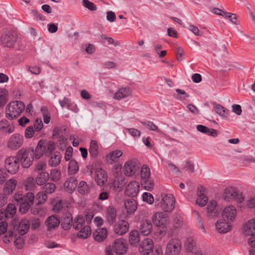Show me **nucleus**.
<instances>
[{
    "mask_svg": "<svg viewBox=\"0 0 255 255\" xmlns=\"http://www.w3.org/2000/svg\"><path fill=\"white\" fill-rule=\"evenodd\" d=\"M35 198L34 194L31 192H27L23 195L20 192L16 193L13 197V202L19 206V211L22 214H25L33 204Z\"/></svg>",
    "mask_w": 255,
    "mask_h": 255,
    "instance_id": "f257e3e1",
    "label": "nucleus"
},
{
    "mask_svg": "<svg viewBox=\"0 0 255 255\" xmlns=\"http://www.w3.org/2000/svg\"><path fill=\"white\" fill-rule=\"evenodd\" d=\"M15 156L22 167L27 168L33 162L34 150L30 148H21L18 150Z\"/></svg>",
    "mask_w": 255,
    "mask_h": 255,
    "instance_id": "f03ea898",
    "label": "nucleus"
},
{
    "mask_svg": "<svg viewBox=\"0 0 255 255\" xmlns=\"http://www.w3.org/2000/svg\"><path fill=\"white\" fill-rule=\"evenodd\" d=\"M73 226L75 230H79L77 234L79 238L86 239L91 234L90 227L89 225H85V219L82 216H78L75 218Z\"/></svg>",
    "mask_w": 255,
    "mask_h": 255,
    "instance_id": "7ed1b4c3",
    "label": "nucleus"
},
{
    "mask_svg": "<svg viewBox=\"0 0 255 255\" xmlns=\"http://www.w3.org/2000/svg\"><path fill=\"white\" fill-rule=\"evenodd\" d=\"M25 109V105L21 101H15L9 103L5 109L6 117L10 120L17 118Z\"/></svg>",
    "mask_w": 255,
    "mask_h": 255,
    "instance_id": "20e7f679",
    "label": "nucleus"
},
{
    "mask_svg": "<svg viewBox=\"0 0 255 255\" xmlns=\"http://www.w3.org/2000/svg\"><path fill=\"white\" fill-rule=\"evenodd\" d=\"M175 200L172 194L161 195V200L156 199L155 204L165 212H171L174 208Z\"/></svg>",
    "mask_w": 255,
    "mask_h": 255,
    "instance_id": "39448f33",
    "label": "nucleus"
},
{
    "mask_svg": "<svg viewBox=\"0 0 255 255\" xmlns=\"http://www.w3.org/2000/svg\"><path fill=\"white\" fill-rule=\"evenodd\" d=\"M121 168L118 165H115L112 170L113 173L115 176V179L113 182L114 189L118 191L122 190L124 186L127 182L125 177L120 176Z\"/></svg>",
    "mask_w": 255,
    "mask_h": 255,
    "instance_id": "423d86ee",
    "label": "nucleus"
},
{
    "mask_svg": "<svg viewBox=\"0 0 255 255\" xmlns=\"http://www.w3.org/2000/svg\"><path fill=\"white\" fill-rule=\"evenodd\" d=\"M181 248V241L177 238L172 239L166 245L165 255H179Z\"/></svg>",
    "mask_w": 255,
    "mask_h": 255,
    "instance_id": "0eeeda50",
    "label": "nucleus"
},
{
    "mask_svg": "<svg viewBox=\"0 0 255 255\" xmlns=\"http://www.w3.org/2000/svg\"><path fill=\"white\" fill-rule=\"evenodd\" d=\"M0 40L4 46L12 48L14 46L17 41V34L13 31L6 30L2 33Z\"/></svg>",
    "mask_w": 255,
    "mask_h": 255,
    "instance_id": "6e6552de",
    "label": "nucleus"
},
{
    "mask_svg": "<svg viewBox=\"0 0 255 255\" xmlns=\"http://www.w3.org/2000/svg\"><path fill=\"white\" fill-rule=\"evenodd\" d=\"M4 166L9 173L14 174L18 172L20 163L16 156H9L5 160Z\"/></svg>",
    "mask_w": 255,
    "mask_h": 255,
    "instance_id": "1a4fd4ad",
    "label": "nucleus"
},
{
    "mask_svg": "<svg viewBox=\"0 0 255 255\" xmlns=\"http://www.w3.org/2000/svg\"><path fill=\"white\" fill-rule=\"evenodd\" d=\"M224 199L227 201L235 199L239 202H242L244 200L242 193L233 187H228L226 188L224 191Z\"/></svg>",
    "mask_w": 255,
    "mask_h": 255,
    "instance_id": "9d476101",
    "label": "nucleus"
},
{
    "mask_svg": "<svg viewBox=\"0 0 255 255\" xmlns=\"http://www.w3.org/2000/svg\"><path fill=\"white\" fill-rule=\"evenodd\" d=\"M23 141L22 135L18 133H14L9 137L7 146L10 149L16 150L22 146Z\"/></svg>",
    "mask_w": 255,
    "mask_h": 255,
    "instance_id": "9b49d317",
    "label": "nucleus"
},
{
    "mask_svg": "<svg viewBox=\"0 0 255 255\" xmlns=\"http://www.w3.org/2000/svg\"><path fill=\"white\" fill-rule=\"evenodd\" d=\"M127 242L123 238L116 239L112 244L113 252L118 255L125 254L128 250Z\"/></svg>",
    "mask_w": 255,
    "mask_h": 255,
    "instance_id": "f8f14e48",
    "label": "nucleus"
},
{
    "mask_svg": "<svg viewBox=\"0 0 255 255\" xmlns=\"http://www.w3.org/2000/svg\"><path fill=\"white\" fill-rule=\"evenodd\" d=\"M124 173L126 176L134 175L139 168V162L136 159L129 160L124 165Z\"/></svg>",
    "mask_w": 255,
    "mask_h": 255,
    "instance_id": "ddd939ff",
    "label": "nucleus"
},
{
    "mask_svg": "<svg viewBox=\"0 0 255 255\" xmlns=\"http://www.w3.org/2000/svg\"><path fill=\"white\" fill-rule=\"evenodd\" d=\"M153 248V241L151 239L146 238L140 243L138 250L141 255H147L152 251Z\"/></svg>",
    "mask_w": 255,
    "mask_h": 255,
    "instance_id": "4468645a",
    "label": "nucleus"
},
{
    "mask_svg": "<svg viewBox=\"0 0 255 255\" xmlns=\"http://www.w3.org/2000/svg\"><path fill=\"white\" fill-rule=\"evenodd\" d=\"M168 220V216L163 212H157L152 216V222L155 226L163 227L167 224Z\"/></svg>",
    "mask_w": 255,
    "mask_h": 255,
    "instance_id": "2eb2a0df",
    "label": "nucleus"
},
{
    "mask_svg": "<svg viewBox=\"0 0 255 255\" xmlns=\"http://www.w3.org/2000/svg\"><path fill=\"white\" fill-rule=\"evenodd\" d=\"M60 223V219L56 215L48 217L45 221V225L48 231H51L57 228Z\"/></svg>",
    "mask_w": 255,
    "mask_h": 255,
    "instance_id": "dca6fc26",
    "label": "nucleus"
},
{
    "mask_svg": "<svg viewBox=\"0 0 255 255\" xmlns=\"http://www.w3.org/2000/svg\"><path fill=\"white\" fill-rule=\"evenodd\" d=\"M139 185L135 181H130L126 186L125 194L129 197L136 196L139 192Z\"/></svg>",
    "mask_w": 255,
    "mask_h": 255,
    "instance_id": "f3484780",
    "label": "nucleus"
},
{
    "mask_svg": "<svg viewBox=\"0 0 255 255\" xmlns=\"http://www.w3.org/2000/svg\"><path fill=\"white\" fill-rule=\"evenodd\" d=\"M237 215V210L235 207L230 205L227 206L223 211L222 216L225 221H233Z\"/></svg>",
    "mask_w": 255,
    "mask_h": 255,
    "instance_id": "a211bd4d",
    "label": "nucleus"
},
{
    "mask_svg": "<svg viewBox=\"0 0 255 255\" xmlns=\"http://www.w3.org/2000/svg\"><path fill=\"white\" fill-rule=\"evenodd\" d=\"M217 203L214 200L210 201L207 205L206 216L210 219L218 217L220 211L217 208Z\"/></svg>",
    "mask_w": 255,
    "mask_h": 255,
    "instance_id": "6ab92c4d",
    "label": "nucleus"
},
{
    "mask_svg": "<svg viewBox=\"0 0 255 255\" xmlns=\"http://www.w3.org/2000/svg\"><path fill=\"white\" fill-rule=\"evenodd\" d=\"M128 223L125 220L119 221L114 226V231L115 234L118 235H123L128 230Z\"/></svg>",
    "mask_w": 255,
    "mask_h": 255,
    "instance_id": "aec40b11",
    "label": "nucleus"
},
{
    "mask_svg": "<svg viewBox=\"0 0 255 255\" xmlns=\"http://www.w3.org/2000/svg\"><path fill=\"white\" fill-rule=\"evenodd\" d=\"M107 174L104 170L101 168L96 169L95 180L98 185H103L107 182Z\"/></svg>",
    "mask_w": 255,
    "mask_h": 255,
    "instance_id": "412c9836",
    "label": "nucleus"
},
{
    "mask_svg": "<svg viewBox=\"0 0 255 255\" xmlns=\"http://www.w3.org/2000/svg\"><path fill=\"white\" fill-rule=\"evenodd\" d=\"M117 211L115 207L110 206L106 212V222L110 225H113L116 221Z\"/></svg>",
    "mask_w": 255,
    "mask_h": 255,
    "instance_id": "4be33fe9",
    "label": "nucleus"
},
{
    "mask_svg": "<svg viewBox=\"0 0 255 255\" xmlns=\"http://www.w3.org/2000/svg\"><path fill=\"white\" fill-rule=\"evenodd\" d=\"M78 181L74 177H70L67 179L64 184L65 190L69 193H72L76 189Z\"/></svg>",
    "mask_w": 255,
    "mask_h": 255,
    "instance_id": "5701e85b",
    "label": "nucleus"
},
{
    "mask_svg": "<svg viewBox=\"0 0 255 255\" xmlns=\"http://www.w3.org/2000/svg\"><path fill=\"white\" fill-rule=\"evenodd\" d=\"M205 188L203 186H200L198 188L197 195L198 196L196 203L200 206H204L208 202V198L205 195Z\"/></svg>",
    "mask_w": 255,
    "mask_h": 255,
    "instance_id": "b1692460",
    "label": "nucleus"
},
{
    "mask_svg": "<svg viewBox=\"0 0 255 255\" xmlns=\"http://www.w3.org/2000/svg\"><path fill=\"white\" fill-rule=\"evenodd\" d=\"M152 230V225L149 220H142L141 222L139 230L143 236H148Z\"/></svg>",
    "mask_w": 255,
    "mask_h": 255,
    "instance_id": "393cba45",
    "label": "nucleus"
},
{
    "mask_svg": "<svg viewBox=\"0 0 255 255\" xmlns=\"http://www.w3.org/2000/svg\"><path fill=\"white\" fill-rule=\"evenodd\" d=\"M243 230L246 236L255 235V219L248 221L244 226Z\"/></svg>",
    "mask_w": 255,
    "mask_h": 255,
    "instance_id": "a878e982",
    "label": "nucleus"
},
{
    "mask_svg": "<svg viewBox=\"0 0 255 255\" xmlns=\"http://www.w3.org/2000/svg\"><path fill=\"white\" fill-rule=\"evenodd\" d=\"M50 156L48 160V164L52 167H56L58 165L62 158L61 154L58 151H55L53 153H49Z\"/></svg>",
    "mask_w": 255,
    "mask_h": 255,
    "instance_id": "bb28decb",
    "label": "nucleus"
},
{
    "mask_svg": "<svg viewBox=\"0 0 255 255\" xmlns=\"http://www.w3.org/2000/svg\"><path fill=\"white\" fill-rule=\"evenodd\" d=\"M73 217L70 213L65 214L62 218L61 226L65 230H68L73 225Z\"/></svg>",
    "mask_w": 255,
    "mask_h": 255,
    "instance_id": "cd10ccee",
    "label": "nucleus"
},
{
    "mask_svg": "<svg viewBox=\"0 0 255 255\" xmlns=\"http://www.w3.org/2000/svg\"><path fill=\"white\" fill-rule=\"evenodd\" d=\"M46 147V143L42 140H39L34 152V157L36 159H39L45 151Z\"/></svg>",
    "mask_w": 255,
    "mask_h": 255,
    "instance_id": "c85d7f7f",
    "label": "nucleus"
},
{
    "mask_svg": "<svg viewBox=\"0 0 255 255\" xmlns=\"http://www.w3.org/2000/svg\"><path fill=\"white\" fill-rule=\"evenodd\" d=\"M107 236V230L106 228L97 229L93 233V237L95 240L99 242H103Z\"/></svg>",
    "mask_w": 255,
    "mask_h": 255,
    "instance_id": "c756f323",
    "label": "nucleus"
},
{
    "mask_svg": "<svg viewBox=\"0 0 255 255\" xmlns=\"http://www.w3.org/2000/svg\"><path fill=\"white\" fill-rule=\"evenodd\" d=\"M216 227L218 231L220 233L228 232L231 228V224L226 220L225 222L221 220L218 221L216 223Z\"/></svg>",
    "mask_w": 255,
    "mask_h": 255,
    "instance_id": "7c9ffc66",
    "label": "nucleus"
},
{
    "mask_svg": "<svg viewBox=\"0 0 255 255\" xmlns=\"http://www.w3.org/2000/svg\"><path fill=\"white\" fill-rule=\"evenodd\" d=\"M30 228L29 221L26 219H21L19 223L18 233L20 235H25Z\"/></svg>",
    "mask_w": 255,
    "mask_h": 255,
    "instance_id": "2f4dec72",
    "label": "nucleus"
},
{
    "mask_svg": "<svg viewBox=\"0 0 255 255\" xmlns=\"http://www.w3.org/2000/svg\"><path fill=\"white\" fill-rule=\"evenodd\" d=\"M123 152L120 150H116L110 152L106 156V162L110 164L115 162V160L122 156Z\"/></svg>",
    "mask_w": 255,
    "mask_h": 255,
    "instance_id": "473e14b6",
    "label": "nucleus"
},
{
    "mask_svg": "<svg viewBox=\"0 0 255 255\" xmlns=\"http://www.w3.org/2000/svg\"><path fill=\"white\" fill-rule=\"evenodd\" d=\"M125 207L128 214H132L137 209V203L133 199L127 200L125 202Z\"/></svg>",
    "mask_w": 255,
    "mask_h": 255,
    "instance_id": "72a5a7b5",
    "label": "nucleus"
},
{
    "mask_svg": "<svg viewBox=\"0 0 255 255\" xmlns=\"http://www.w3.org/2000/svg\"><path fill=\"white\" fill-rule=\"evenodd\" d=\"M49 175L48 172L40 171L38 173L35 181L37 185L41 186L44 185L49 179Z\"/></svg>",
    "mask_w": 255,
    "mask_h": 255,
    "instance_id": "f704fd0d",
    "label": "nucleus"
},
{
    "mask_svg": "<svg viewBox=\"0 0 255 255\" xmlns=\"http://www.w3.org/2000/svg\"><path fill=\"white\" fill-rule=\"evenodd\" d=\"M16 186V181L14 179H10L5 184L3 188V191L5 195L11 194L15 190Z\"/></svg>",
    "mask_w": 255,
    "mask_h": 255,
    "instance_id": "c9c22d12",
    "label": "nucleus"
},
{
    "mask_svg": "<svg viewBox=\"0 0 255 255\" xmlns=\"http://www.w3.org/2000/svg\"><path fill=\"white\" fill-rule=\"evenodd\" d=\"M131 94V91L129 88H122L115 94L114 99L120 100L126 98Z\"/></svg>",
    "mask_w": 255,
    "mask_h": 255,
    "instance_id": "e433bc0d",
    "label": "nucleus"
},
{
    "mask_svg": "<svg viewBox=\"0 0 255 255\" xmlns=\"http://www.w3.org/2000/svg\"><path fill=\"white\" fill-rule=\"evenodd\" d=\"M186 250L188 252L195 253L197 251H200L198 250L196 245V242L192 238H189L185 242Z\"/></svg>",
    "mask_w": 255,
    "mask_h": 255,
    "instance_id": "4c0bfd02",
    "label": "nucleus"
},
{
    "mask_svg": "<svg viewBox=\"0 0 255 255\" xmlns=\"http://www.w3.org/2000/svg\"><path fill=\"white\" fill-rule=\"evenodd\" d=\"M35 180L32 176H29L26 178L23 181V185L25 190H33L36 187Z\"/></svg>",
    "mask_w": 255,
    "mask_h": 255,
    "instance_id": "58836bf2",
    "label": "nucleus"
},
{
    "mask_svg": "<svg viewBox=\"0 0 255 255\" xmlns=\"http://www.w3.org/2000/svg\"><path fill=\"white\" fill-rule=\"evenodd\" d=\"M89 152L94 158H96L98 154V145L97 142L94 140H92L90 142Z\"/></svg>",
    "mask_w": 255,
    "mask_h": 255,
    "instance_id": "ea45409f",
    "label": "nucleus"
},
{
    "mask_svg": "<svg viewBox=\"0 0 255 255\" xmlns=\"http://www.w3.org/2000/svg\"><path fill=\"white\" fill-rule=\"evenodd\" d=\"M78 191L82 195H86L90 192V188L84 181H81L78 186Z\"/></svg>",
    "mask_w": 255,
    "mask_h": 255,
    "instance_id": "a19ab883",
    "label": "nucleus"
},
{
    "mask_svg": "<svg viewBox=\"0 0 255 255\" xmlns=\"http://www.w3.org/2000/svg\"><path fill=\"white\" fill-rule=\"evenodd\" d=\"M139 241V233L137 231H132L129 234V242L131 245H136Z\"/></svg>",
    "mask_w": 255,
    "mask_h": 255,
    "instance_id": "79ce46f5",
    "label": "nucleus"
},
{
    "mask_svg": "<svg viewBox=\"0 0 255 255\" xmlns=\"http://www.w3.org/2000/svg\"><path fill=\"white\" fill-rule=\"evenodd\" d=\"M79 170L78 162L74 159L70 161L68 166V172L70 174H75Z\"/></svg>",
    "mask_w": 255,
    "mask_h": 255,
    "instance_id": "37998d69",
    "label": "nucleus"
},
{
    "mask_svg": "<svg viewBox=\"0 0 255 255\" xmlns=\"http://www.w3.org/2000/svg\"><path fill=\"white\" fill-rule=\"evenodd\" d=\"M56 189V185L54 183L52 182H48L45 183L42 187V191L46 193L47 194H51L53 193Z\"/></svg>",
    "mask_w": 255,
    "mask_h": 255,
    "instance_id": "c03bdc74",
    "label": "nucleus"
},
{
    "mask_svg": "<svg viewBox=\"0 0 255 255\" xmlns=\"http://www.w3.org/2000/svg\"><path fill=\"white\" fill-rule=\"evenodd\" d=\"M214 107L216 112L220 116L225 117L228 114L229 110L219 104H214Z\"/></svg>",
    "mask_w": 255,
    "mask_h": 255,
    "instance_id": "a18cd8bd",
    "label": "nucleus"
},
{
    "mask_svg": "<svg viewBox=\"0 0 255 255\" xmlns=\"http://www.w3.org/2000/svg\"><path fill=\"white\" fill-rule=\"evenodd\" d=\"M154 183L150 178L141 180V186L146 190L150 191L153 187Z\"/></svg>",
    "mask_w": 255,
    "mask_h": 255,
    "instance_id": "49530a36",
    "label": "nucleus"
},
{
    "mask_svg": "<svg viewBox=\"0 0 255 255\" xmlns=\"http://www.w3.org/2000/svg\"><path fill=\"white\" fill-rule=\"evenodd\" d=\"M150 169L145 165H143L140 170L141 180L150 178Z\"/></svg>",
    "mask_w": 255,
    "mask_h": 255,
    "instance_id": "de8ad7c7",
    "label": "nucleus"
},
{
    "mask_svg": "<svg viewBox=\"0 0 255 255\" xmlns=\"http://www.w3.org/2000/svg\"><path fill=\"white\" fill-rule=\"evenodd\" d=\"M16 208L13 204H9L7 205L5 210V217L6 218H12L15 214Z\"/></svg>",
    "mask_w": 255,
    "mask_h": 255,
    "instance_id": "09e8293b",
    "label": "nucleus"
},
{
    "mask_svg": "<svg viewBox=\"0 0 255 255\" xmlns=\"http://www.w3.org/2000/svg\"><path fill=\"white\" fill-rule=\"evenodd\" d=\"M7 100V92L6 90L0 89V107L4 106Z\"/></svg>",
    "mask_w": 255,
    "mask_h": 255,
    "instance_id": "8fccbe9b",
    "label": "nucleus"
},
{
    "mask_svg": "<svg viewBox=\"0 0 255 255\" xmlns=\"http://www.w3.org/2000/svg\"><path fill=\"white\" fill-rule=\"evenodd\" d=\"M47 194L42 191L38 193L36 195V199L38 200L37 204L40 205L44 203L47 199Z\"/></svg>",
    "mask_w": 255,
    "mask_h": 255,
    "instance_id": "3c124183",
    "label": "nucleus"
},
{
    "mask_svg": "<svg viewBox=\"0 0 255 255\" xmlns=\"http://www.w3.org/2000/svg\"><path fill=\"white\" fill-rule=\"evenodd\" d=\"M194 212L195 213V218L198 223V225L200 229L202 230L203 232L206 233V230L204 226L202 218L201 217L199 214V212L197 210H194Z\"/></svg>",
    "mask_w": 255,
    "mask_h": 255,
    "instance_id": "603ef678",
    "label": "nucleus"
},
{
    "mask_svg": "<svg viewBox=\"0 0 255 255\" xmlns=\"http://www.w3.org/2000/svg\"><path fill=\"white\" fill-rule=\"evenodd\" d=\"M82 4L84 6L90 10L94 11L97 9L96 5L93 2L88 0H83Z\"/></svg>",
    "mask_w": 255,
    "mask_h": 255,
    "instance_id": "864d4df0",
    "label": "nucleus"
},
{
    "mask_svg": "<svg viewBox=\"0 0 255 255\" xmlns=\"http://www.w3.org/2000/svg\"><path fill=\"white\" fill-rule=\"evenodd\" d=\"M142 199L144 202L149 204H152L154 202V198L152 195L148 192H144L142 194Z\"/></svg>",
    "mask_w": 255,
    "mask_h": 255,
    "instance_id": "5fc2aeb1",
    "label": "nucleus"
},
{
    "mask_svg": "<svg viewBox=\"0 0 255 255\" xmlns=\"http://www.w3.org/2000/svg\"><path fill=\"white\" fill-rule=\"evenodd\" d=\"M223 16L225 18H229L230 20L235 24H238L237 23V16L236 14L228 12H224Z\"/></svg>",
    "mask_w": 255,
    "mask_h": 255,
    "instance_id": "6e6d98bb",
    "label": "nucleus"
},
{
    "mask_svg": "<svg viewBox=\"0 0 255 255\" xmlns=\"http://www.w3.org/2000/svg\"><path fill=\"white\" fill-rule=\"evenodd\" d=\"M174 226L175 228H179L183 223L182 218L180 215L175 214L173 218Z\"/></svg>",
    "mask_w": 255,
    "mask_h": 255,
    "instance_id": "4d7b16f0",
    "label": "nucleus"
},
{
    "mask_svg": "<svg viewBox=\"0 0 255 255\" xmlns=\"http://www.w3.org/2000/svg\"><path fill=\"white\" fill-rule=\"evenodd\" d=\"M35 131V130H34L33 126H31L28 127L25 130V132H24L25 137L26 138H30L32 137L34 134Z\"/></svg>",
    "mask_w": 255,
    "mask_h": 255,
    "instance_id": "13d9d810",
    "label": "nucleus"
},
{
    "mask_svg": "<svg viewBox=\"0 0 255 255\" xmlns=\"http://www.w3.org/2000/svg\"><path fill=\"white\" fill-rule=\"evenodd\" d=\"M30 226L31 225V229L36 230L40 227V221L38 218H33L29 221Z\"/></svg>",
    "mask_w": 255,
    "mask_h": 255,
    "instance_id": "bf43d9fd",
    "label": "nucleus"
},
{
    "mask_svg": "<svg viewBox=\"0 0 255 255\" xmlns=\"http://www.w3.org/2000/svg\"><path fill=\"white\" fill-rule=\"evenodd\" d=\"M141 123L142 125L146 126L148 129L151 130H157V131H159L157 128V127L155 125L153 122L150 121H144L141 122Z\"/></svg>",
    "mask_w": 255,
    "mask_h": 255,
    "instance_id": "052dcab7",
    "label": "nucleus"
},
{
    "mask_svg": "<svg viewBox=\"0 0 255 255\" xmlns=\"http://www.w3.org/2000/svg\"><path fill=\"white\" fill-rule=\"evenodd\" d=\"M59 102L62 107L66 106L68 109H70L72 103L69 99L64 97L63 100H59Z\"/></svg>",
    "mask_w": 255,
    "mask_h": 255,
    "instance_id": "680f3d73",
    "label": "nucleus"
},
{
    "mask_svg": "<svg viewBox=\"0 0 255 255\" xmlns=\"http://www.w3.org/2000/svg\"><path fill=\"white\" fill-rule=\"evenodd\" d=\"M50 174L52 180L53 181H57L60 179L61 173L58 170L55 169H52L51 171Z\"/></svg>",
    "mask_w": 255,
    "mask_h": 255,
    "instance_id": "e2e57ef3",
    "label": "nucleus"
},
{
    "mask_svg": "<svg viewBox=\"0 0 255 255\" xmlns=\"http://www.w3.org/2000/svg\"><path fill=\"white\" fill-rule=\"evenodd\" d=\"M184 51L182 47H178L176 50V58L178 61H182L184 59Z\"/></svg>",
    "mask_w": 255,
    "mask_h": 255,
    "instance_id": "0e129e2a",
    "label": "nucleus"
},
{
    "mask_svg": "<svg viewBox=\"0 0 255 255\" xmlns=\"http://www.w3.org/2000/svg\"><path fill=\"white\" fill-rule=\"evenodd\" d=\"M30 14L31 16L36 20H39L41 21L44 20V17L42 15V14L36 10H32L31 11Z\"/></svg>",
    "mask_w": 255,
    "mask_h": 255,
    "instance_id": "69168bd1",
    "label": "nucleus"
},
{
    "mask_svg": "<svg viewBox=\"0 0 255 255\" xmlns=\"http://www.w3.org/2000/svg\"><path fill=\"white\" fill-rule=\"evenodd\" d=\"M8 175L3 168H0V185L3 184L8 178Z\"/></svg>",
    "mask_w": 255,
    "mask_h": 255,
    "instance_id": "338daca9",
    "label": "nucleus"
},
{
    "mask_svg": "<svg viewBox=\"0 0 255 255\" xmlns=\"http://www.w3.org/2000/svg\"><path fill=\"white\" fill-rule=\"evenodd\" d=\"M184 168L188 172L192 173L194 171V164L190 160H186Z\"/></svg>",
    "mask_w": 255,
    "mask_h": 255,
    "instance_id": "774afa93",
    "label": "nucleus"
}]
</instances>
